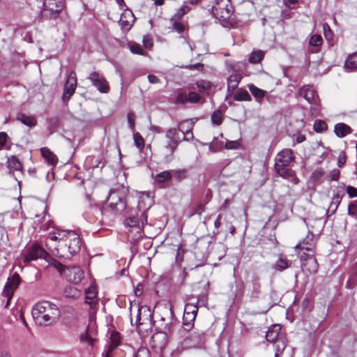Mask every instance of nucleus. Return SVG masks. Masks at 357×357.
<instances>
[{
	"instance_id": "obj_1",
	"label": "nucleus",
	"mask_w": 357,
	"mask_h": 357,
	"mask_svg": "<svg viewBox=\"0 0 357 357\" xmlns=\"http://www.w3.org/2000/svg\"><path fill=\"white\" fill-rule=\"evenodd\" d=\"M32 314L39 324L49 326L59 319L60 311L56 305L49 301H42L34 305Z\"/></svg>"
},
{
	"instance_id": "obj_2",
	"label": "nucleus",
	"mask_w": 357,
	"mask_h": 357,
	"mask_svg": "<svg viewBox=\"0 0 357 357\" xmlns=\"http://www.w3.org/2000/svg\"><path fill=\"white\" fill-rule=\"evenodd\" d=\"M293 159V151L291 149H284L276 155L275 167L282 177L289 179L292 183L296 185L299 180L294 172L289 167Z\"/></svg>"
},
{
	"instance_id": "obj_3",
	"label": "nucleus",
	"mask_w": 357,
	"mask_h": 357,
	"mask_svg": "<svg viewBox=\"0 0 357 357\" xmlns=\"http://www.w3.org/2000/svg\"><path fill=\"white\" fill-rule=\"evenodd\" d=\"M63 241H61L59 248H55L54 254L59 258H70L75 255L82 246L79 235L74 231H67Z\"/></svg>"
},
{
	"instance_id": "obj_4",
	"label": "nucleus",
	"mask_w": 357,
	"mask_h": 357,
	"mask_svg": "<svg viewBox=\"0 0 357 357\" xmlns=\"http://www.w3.org/2000/svg\"><path fill=\"white\" fill-rule=\"evenodd\" d=\"M152 204V199L147 195H142L138 205L136 215H130L125 220V225L129 227L141 229L147 223V214L144 208H149Z\"/></svg>"
},
{
	"instance_id": "obj_5",
	"label": "nucleus",
	"mask_w": 357,
	"mask_h": 357,
	"mask_svg": "<svg viewBox=\"0 0 357 357\" xmlns=\"http://www.w3.org/2000/svg\"><path fill=\"white\" fill-rule=\"evenodd\" d=\"M127 190L123 186H118L110 190L107 198L105 210L112 213H120L126 208Z\"/></svg>"
},
{
	"instance_id": "obj_6",
	"label": "nucleus",
	"mask_w": 357,
	"mask_h": 357,
	"mask_svg": "<svg viewBox=\"0 0 357 357\" xmlns=\"http://www.w3.org/2000/svg\"><path fill=\"white\" fill-rule=\"evenodd\" d=\"M233 12L230 0H215L211 8V13L220 21L226 22L230 18Z\"/></svg>"
},
{
	"instance_id": "obj_7",
	"label": "nucleus",
	"mask_w": 357,
	"mask_h": 357,
	"mask_svg": "<svg viewBox=\"0 0 357 357\" xmlns=\"http://www.w3.org/2000/svg\"><path fill=\"white\" fill-rule=\"evenodd\" d=\"M179 333L183 337V346L185 348H193L201 347L204 340L203 333L192 331L188 332L185 328H181Z\"/></svg>"
},
{
	"instance_id": "obj_8",
	"label": "nucleus",
	"mask_w": 357,
	"mask_h": 357,
	"mask_svg": "<svg viewBox=\"0 0 357 357\" xmlns=\"http://www.w3.org/2000/svg\"><path fill=\"white\" fill-rule=\"evenodd\" d=\"M168 324H162L160 327V330H158L151 337L152 347L155 349H162L167 344L168 335L171 333Z\"/></svg>"
},
{
	"instance_id": "obj_9",
	"label": "nucleus",
	"mask_w": 357,
	"mask_h": 357,
	"mask_svg": "<svg viewBox=\"0 0 357 357\" xmlns=\"http://www.w3.org/2000/svg\"><path fill=\"white\" fill-rule=\"evenodd\" d=\"M134 305L130 306V322L134 325L135 322H145L153 319V312L149 307L146 305L135 306L136 310L133 312Z\"/></svg>"
},
{
	"instance_id": "obj_10",
	"label": "nucleus",
	"mask_w": 357,
	"mask_h": 357,
	"mask_svg": "<svg viewBox=\"0 0 357 357\" xmlns=\"http://www.w3.org/2000/svg\"><path fill=\"white\" fill-rule=\"evenodd\" d=\"M298 93L312 105V109L317 111L319 109L320 99L312 86H303L300 89Z\"/></svg>"
},
{
	"instance_id": "obj_11",
	"label": "nucleus",
	"mask_w": 357,
	"mask_h": 357,
	"mask_svg": "<svg viewBox=\"0 0 357 357\" xmlns=\"http://www.w3.org/2000/svg\"><path fill=\"white\" fill-rule=\"evenodd\" d=\"M20 283V276L17 273H15L10 278H8L2 292L3 296L7 299L6 307L8 306L14 291L18 287Z\"/></svg>"
},
{
	"instance_id": "obj_12",
	"label": "nucleus",
	"mask_w": 357,
	"mask_h": 357,
	"mask_svg": "<svg viewBox=\"0 0 357 357\" xmlns=\"http://www.w3.org/2000/svg\"><path fill=\"white\" fill-rule=\"evenodd\" d=\"M96 333V323L91 319L86 328L79 335L80 342L84 344L93 347Z\"/></svg>"
},
{
	"instance_id": "obj_13",
	"label": "nucleus",
	"mask_w": 357,
	"mask_h": 357,
	"mask_svg": "<svg viewBox=\"0 0 357 357\" xmlns=\"http://www.w3.org/2000/svg\"><path fill=\"white\" fill-rule=\"evenodd\" d=\"M89 79L100 93H107L109 91V85L102 75L94 71L89 75Z\"/></svg>"
},
{
	"instance_id": "obj_14",
	"label": "nucleus",
	"mask_w": 357,
	"mask_h": 357,
	"mask_svg": "<svg viewBox=\"0 0 357 357\" xmlns=\"http://www.w3.org/2000/svg\"><path fill=\"white\" fill-rule=\"evenodd\" d=\"M63 276L68 282L77 284H79L84 277V271L79 266L67 267L64 271Z\"/></svg>"
},
{
	"instance_id": "obj_15",
	"label": "nucleus",
	"mask_w": 357,
	"mask_h": 357,
	"mask_svg": "<svg viewBox=\"0 0 357 357\" xmlns=\"http://www.w3.org/2000/svg\"><path fill=\"white\" fill-rule=\"evenodd\" d=\"M180 130L176 128H169L166 131L165 136L169 140L166 146V149L169 151L170 155H173L176 147L181 142L178 132Z\"/></svg>"
},
{
	"instance_id": "obj_16",
	"label": "nucleus",
	"mask_w": 357,
	"mask_h": 357,
	"mask_svg": "<svg viewBox=\"0 0 357 357\" xmlns=\"http://www.w3.org/2000/svg\"><path fill=\"white\" fill-rule=\"evenodd\" d=\"M47 252L38 245H33L27 249L24 255V263H29L31 261L37 260L39 258H44Z\"/></svg>"
},
{
	"instance_id": "obj_17",
	"label": "nucleus",
	"mask_w": 357,
	"mask_h": 357,
	"mask_svg": "<svg viewBox=\"0 0 357 357\" xmlns=\"http://www.w3.org/2000/svg\"><path fill=\"white\" fill-rule=\"evenodd\" d=\"M66 234L68 233L65 230H57L54 233H50L47 238V246H49L50 248H53L55 250V248L60 247L61 242L64 241Z\"/></svg>"
},
{
	"instance_id": "obj_18",
	"label": "nucleus",
	"mask_w": 357,
	"mask_h": 357,
	"mask_svg": "<svg viewBox=\"0 0 357 357\" xmlns=\"http://www.w3.org/2000/svg\"><path fill=\"white\" fill-rule=\"evenodd\" d=\"M63 7V0H44V11H49L52 17H56Z\"/></svg>"
},
{
	"instance_id": "obj_19",
	"label": "nucleus",
	"mask_w": 357,
	"mask_h": 357,
	"mask_svg": "<svg viewBox=\"0 0 357 357\" xmlns=\"http://www.w3.org/2000/svg\"><path fill=\"white\" fill-rule=\"evenodd\" d=\"M77 86V77L75 72H71L69 74L68 79L66 82L63 93V100L64 101H68L71 96L74 93L75 88Z\"/></svg>"
},
{
	"instance_id": "obj_20",
	"label": "nucleus",
	"mask_w": 357,
	"mask_h": 357,
	"mask_svg": "<svg viewBox=\"0 0 357 357\" xmlns=\"http://www.w3.org/2000/svg\"><path fill=\"white\" fill-rule=\"evenodd\" d=\"M302 269L305 272L310 274H314L318 271L319 264L314 257L313 253H309L306 255L304 262L302 263Z\"/></svg>"
},
{
	"instance_id": "obj_21",
	"label": "nucleus",
	"mask_w": 357,
	"mask_h": 357,
	"mask_svg": "<svg viewBox=\"0 0 357 357\" xmlns=\"http://www.w3.org/2000/svg\"><path fill=\"white\" fill-rule=\"evenodd\" d=\"M313 233L309 232L306 237L295 246V250H303L307 252L314 253L315 248V241Z\"/></svg>"
},
{
	"instance_id": "obj_22",
	"label": "nucleus",
	"mask_w": 357,
	"mask_h": 357,
	"mask_svg": "<svg viewBox=\"0 0 357 357\" xmlns=\"http://www.w3.org/2000/svg\"><path fill=\"white\" fill-rule=\"evenodd\" d=\"M162 313L163 314L162 316H161L160 319L157 321L158 322V326L157 328L158 330H160V326L165 323L168 324V326L169 328V331H172L174 327V324L172 321V310L171 305H165L162 309Z\"/></svg>"
},
{
	"instance_id": "obj_23",
	"label": "nucleus",
	"mask_w": 357,
	"mask_h": 357,
	"mask_svg": "<svg viewBox=\"0 0 357 357\" xmlns=\"http://www.w3.org/2000/svg\"><path fill=\"white\" fill-rule=\"evenodd\" d=\"M97 290L93 284H91L85 290V303L88 304L91 309L96 307L98 303Z\"/></svg>"
},
{
	"instance_id": "obj_24",
	"label": "nucleus",
	"mask_w": 357,
	"mask_h": 357,
	"mask_svg": "<svg viewBox=\"0 0 357 357\" xmlns=\"http://www.w3.org/2000/svg\"><path fill=\"white\" fill-rule=\"evenodd\" d=\"M34 224L39 227L41 230L45 231L51 227L52 222L50 215L45 211H43L41 215H36Z\"/></svg>"
},
{
	"instance_id": "obj_25",
	"label": "nucleus",
	"mask_w": 357,
	"mask_h": 357,
	"mask_svg": "<svg viewBox=\"0 0 357 357\" xmlns=\"http://www.w3.org/2000/svg\"><path fill=\"white\" fill-rule=\"evenodd\" d=\"M192 126V124L188 121L182 122L179 124L178 130L183 133V140L190 142L193 139Z\"/></svg>"
},
{
	"instance_id": "obj_26",
	"label": "nucleus",
	"mask_w": 357,
	"mask_h": 357,
	"mask_svg": "<svg viewBox=\"0 0 357 357\" xmlns=\"http://www.w3.org/2000/svg\"><path fill=\"white\" fill-rule=\"evenodd\" d=\"M322 43L323 39L320 35H312L309 40V45L311 48H309L308 52L311 54L318 52L320 50Z\"/></svg>"
},
{
	"instance_id": "obj_27",
	"label": "nucleus",
	"mask_w": 357,
	"mask_h": 357,
	"mask_svg": "<svg viewBox=\"0 0 357 357\" xmlns=\"http://www.w3.org/2000/svg\"><path fill=\"white\" fill-rule=\"evenodd\" d=\"M153 321L150 320L145 322H135L137 332L142 336H146L152 331Z\"/></svg>"
},
{
	"instance_id": "obj_28",
	"label": "nucleus",
	"mask_w": 357,
	"mask_h": 357,
	"mask_svg": "<svg viewBox=\"0 0 357 357\" xmlns=\"http://www.w3.org/2000/svg\"><path fill=\"white\" fill-rule=\"evenodd\" d=\"M41 154L46 162L52 165L55 166L57 164L58 158L48 148L43 147L40 149Z\"/></svg>"
},
{
	"instance_id": "obj_29",
	"label": "nucleus",
	"mask_w": 357,
	"mask_h": 357,
	"mask_svg": "<svg viewBox=\"0 0 357 357\" xmlns=\"http://www.w3.org/2000/svg\"><path fill=\"white\" fill-rule=\"evenodd\" d=\"M334 132L340 138L344 137L351 132V128L344 123H338L335 125Z\"/></svg>"
},
{
	"instance_id": "obj_30",
	"label": "nucleus",
	"mask_w": 357,
	"mask_h": 357,
	"mask_svg": "<svg viewBox=\"0 0 357 357\" xmlns=\"http://www.w3.org/2000/svg\"><path fill=\"white\" fill-rule=\"evenodd\" d=\"M197 311L198 307L196 305L190 303L187 304L184 310L183 320L186 321L189 319L191 321H194L196 318Z\"/></svg>"
},
{
	"instance_id": "obj_31",
	"label": "nucleus",
	"mask_w": 357,
	"mask_h": 357,
	"mask_svg": "<svg viewBox=\"0 0 357 357\" xmlns=\"http://www.w3.org/2000/svg\"><path fill=\"white\" fill-rule=\"evenodd\" d=\"M17 120L30 128L34 127L37 123L35 116H29L23 113H20L17 115Z\"/></svg>"
},
{
	"instance_id": "obj_32",
	"label": "nucleus",
	"mask_w": 357,
	"mask_h": 357,
	"mask_svg": "<svg viewBox=\"0 0 357 357\" xmlns=\"http://www.w3.org/2000/svg\"><path fill=\"white\" fill-rule=\"evenodd\" d=\"M248 89L250 91V93L253 95V96L255 98L256 101L259 103H261L265 95L266 91L258 88L255 85L251 84L248 85Z\"/></svg>"
},
{
	"instance_id": "obj_33",
	"label": "nucleus",
	"mask_w": 357,
	"mask_h": 357,
	"mask_svg": "<svg viewBox=\"0 0 357 357\" xmlns=\"http://www.w3.org/2000/svg\"><path fill=\"white\" fill-rule=\"evenodd\" d=\"M344 67L348 71L357 69V52L348 56L345 61Z\"/></svg>"
},
{
	"instance_id": "obj_34",
	"label": "nucleus",
	"mask_w": 357,
	"mask_h": 357,
	"mask_svg": "<svg viewBox=\"0 0 357 357\" xmlns=\"http://www.w3.org/2000/svg\"><path fill=\"white\" fill-rule=\"evenodd\" d=\"M280 331V326L279 325H273L266 332V337L267 341L273 342L279 335Z\"/></svg>"
},
{
	"instance_id": "obj_35",
	"label": "nucleus",
	"mask_w": 357,
	"mask_h": 357,
	"mask_svg": "<svg viewBox=\"0 0 357 357\" xmlns=\"http://www.w3.org/2000/svg\"><path fill=\"white\" fill-rule=\"evenodd\" d=\"M7 167L10 171H20L22 169V163L15 155L8 158Z\"/></svg>"
},
{
	"instance_id": "obj_36",
	"label": "nucleus",
	"mask_w": 357,
	"mask_h": 357,
	"mask_svg": "<svg viewBox=\"0 0 357 357\" xmlns=\"http://www.w3.org/2000/svg\"><path fill=\"white\" fill-rule=\"evenodd\" d=\"M291 265V261L288 260L287 258L280 256L278 259L274 264V268L279 271H282L288 268H289Z\"/></svg>"
},
{
	"instance_id": "obj_37",
	"label": "nucleus",
	"mask_w": 357,
	"mask_h": 357,
	"mask_svg": "<svg viewBox=\"0 0 357 357\" xmlns=\"http://www.w3.org/2000/svg\"><path fill=\"white\" fill-rule=\"evenodd\" d=\"M248 291L252 297H257L260 294L261 284L257 278L252 281V283L248 287Z\"/></svg>"
},
{
	"instance_id": "obj_38",
	"label": "nucleus",
	"mask_w": 357,
	"mask_h": 357,
	"mask_svg": "<svg viewBox=\"0 0 357 357\" xmlns=\"http://www.w3.org/2000/svg\"><path fill=\"white\" fill-rule=\"evenodd\" d=\"M196 86L200 93H208L211 88V83L205 79H199L196 82Z\"/></svg>"
},
{
	"instance_id": "obj_39",
	"label": "nucleus",
	"mask_w": 357,
	"mask_h": 357,
	"mask_svg": "<svg viewBox=\"0 0 357 357\" xmlns=\"http://www.w3.org/2000/svg\"><path fill=\"white\" fill-rule=\"evenodd\" d=\"M264 57L262 50L253 51L249 56L248 61L250 63L257 64L260 63Z\"/></svg>"
},
{
	"instance_id": "obj_40",
	"label": "nucleus",
	"mask_w": 357,
	"mask_h": 357,
	"mask_svg": "<svg viewBox=\"0 0 357 357\" xmlns=\"http://www.w3.org/2000/svg\"><path fill=\"white\" fill-rule=\"evenodd\" d=\"M241 79V77L238 74H233L229 77L227 79V87L228 89L234 90L238 85Z\"/></svg>"
},
{
	"instance_id": "obj_41",
	"label": "nucleus",
	"mask_w": 357,
	"mask_h": 357,
	"mask_svg": "<svg viewBox=\"0 0 357 357\" xmlns=\"http://www.w3.org/2000/svg\"><path fill=\"white\" fill-rule=\"evenodd\" d=\"M236 101H250L252 100L250 95L245 90L237 91L234 96Z\"/></svg>"
},
{
	"instance_id": "obj_42",
	"label": "nucleus",
	"mask_w": 357,
	"mask_h": 357,
	"mask_svg": "<svg viewBox=\"0 0 357 357\" xmlns=\"http://www.w3.org/2000/svg\"><path fill=\"white\" fill-rule=\"evenodd\" d=\"M172 177V174L170 171H163L156 176V181L158 183H165L169 181Z\"/></svg>"
},
{
	"instance_id": "obj_43",
	"label": "nucleus",
	"mask_w": 357,
	"mask_h": 357,
	"mask_svg": "<svg viewBox=\"0 0 357 357\" xmlns=\"http://www.w3.org/2000/svg\"><path fill=\"white\" fill-rule=\"evenodd\" d=\"M133 139L135 145L141 151L144 147V139L139 132H135L133 135Z\"/></svg>"
},
{
	"instance_id": "obj_44",
	"label": "nucleus",
	"mask_w": 357,
	"mask_h": 357,
	"mask_svg": "<svg viewBox=\"0 0 357 357\" xmlns=\"http://www.w3.org/2000/svg\"><path fill=\"white\" fill-rule=\"evenodd\" d=\"M190 8L186 6H181L176 13L172 16L171 20H180V19L188 11Z\"/></svg>"
},
{
	"instance_id": "obj_45",
	"label": "nucleus",
	"mask_w": 357,
	"mask_h": 357,
	"mask_svg": "<svg viewBox=\"0 0 357 357\" xmlns=\"http://www.w3.org/2000/svg\"><path fill=\"white\" fill-rule=\"evenodd\" d=\"M327 124L322 120H316L314 123V129L317 132H322L327 130Z\"/></svg>"
},
{
	"instance_id": "obj_46",
	"label": "nucleus",
	"mask_w": 357,
	"mask_h": 357,
	"mask_svg": "<svg viewBox=\"0 0 357 357\" xmlns=\"http://www.w3.org/2000/svg\"><path fill=\"white\" fill-rule=\"evenodd\" d=\"M121 337L119 333L113 332L110 336V342L108 346L116 348L120 342Z\"/></svg>"
},
{
	"instance_id": "obj_47",
	"label": "nucleus",
	"mask_w": 357,
	"mask_h": 357,
	"mask_svg": "<svg viewBox=\"0 0 357 357\" xmlns=\"http://www.w3.org/2000/svg\"><path fill=\"white\" fill-rule=\"evenodd\" d=\"M222 114L220 110H216L211 114V121L213 123L219 126L222 123Z\"/></svg>"
},
{
	"instance_id": "obj_48",
	"label": "nucleus",
	"mask_w": 357,
	"mask_h": 357,
	"mask_svg": "<svg viewBox=\"0 0 357 357\" xmlns=\"http://www.w3.org/2000/svg\"><path fill=\"white\" fill-rule=\"evenodd\" d=\"M50 264L51 266L54 267L55 269L58 271V272L61 274L64 275V271L66 270V268L65 266H63L61 263L58 261L56 259H52Z\"/></svg>"
},
{
	"instance_id": "obj_49",
	"label": "nucleus",
	"mask_w": 357,
	"mask_h": 357,
	"mask_svg": "<svg viewBox=\"0 0 357 357\" xmlns=\"http://www.w3.org/2000/svg\"><path fill=\"white\" fill-rule=\"evenodd\" d=\"M325 174V171L321 168H317L312 173L311 178L314 181H319Z\"/></svg>"
},
{
	"instance_id": "obj_50",
	"label": "nucleus",
	"mask_w": 357,
	"mask_h": 357,
	"mask_svg": "<svg viewBox=\"0 0 357 357\" xmlns=\"http://www.w3.org/2000/svg\"><path fill=\"white\" fill-rule=\"evenodd\" d=\"M188 102L190 103H198L201 100V96L197 92L191 91L187 94Z\"/></svg>"
},
{
	"instance_id": "obj_51",
	"label": "nucleus",
	"mask_w": 357,
	"mask_h": 357,
	"mask_svg": "<svg viewBox=\"0 0 357 357\" xmlns=\"http://www.w3.org/2000/svg\"><path fill=\"white\" fill-rule=\"evenodd\" d=\"M340 172L338 169H333L327 175L326 178L329 181H337L339 179Z\"/></svg>"
},
{
	"instance_id": "obj_52",
	"label": "nucleus",
	"mask_w": 357,
	"mask_h": 357,
	"mask_svg": "<svg viewBox=\"0 0 357 357\" xmlns=\"http://www.w3.org/2000/svg\"><path fill=\"white\" fill-rule=\"evenodd\" d=\"M174 178L181 181L187 177V172L185 169H177L174 171Z\"/></svg>"
},
{
	"instance_id": "obj_53",
	"label": "nucleus",
	"mask_w": 357,
	"mask_h": 357,
	"mask_svg": "<svg viewBox=\"0 0 357 357\" xmlns=\"http://www.w3.org/2000/svg\"><path fill=\"white\" fill-rule=\"evenodd\" d=\"M135 357H151V354L147 348L140 347L135 353Z\"/></svg>"
},
{
	"instance_id": "obj_54",
	"label": "nucleus",
	"mask_w": 357,
	"mask_h": 357,
	"mask_svg": "<svg viewBox=\"0 0 357 357\" xmlns=\"http://www.w3.org/2000/svg\"><path fill=\"white\" fill-rule=\"evenodd\" d=\"M240 146V142L238 140H227L225 144L226 149H237Z\"/></svg>"
},
{
	"instance_id": "obj_55",
	"label": "nucleus",
	"mask_w": 357,
	"mask_h": 357,
	"mask_svg": "<svg viewBox=\"0 0 357 357\" xmlns=\"http://www.w3.org/2000/svg\"><path fill=\"white\" fill-rule=\"evenodd\" d=\"M188 102L187 94L183 92H179L174 100L176 104H184Z\"/></svg>"
},
{
	"instance_id": "obj_56",
	"label": "nucleus",
	"mask_w": 357,
	"mask_h": 357,
	"mask_svg": "<svg viewBox=\"0 0 357 357\" xmlns=\"http://www.w3.org/2000/svg\"><path fill=\"white\" fill-rule=\"evenodd\" d=\"M173 29L178 33H182L185 30V26L179 20H171Z\"/></svg>"
},
{
	"instance_id": "obj_57",
	"label": "nucleus",
	"mask_w": 357,
	"mask_h": 357,
	"mask_svg": "<svg viewBox=\"0 0 357 357\" xmlns=\"http://www.w3.org/2000/svg\"><path fill=\"white\" fill-rule=\"evenodd\" d=\"M348 214L353 217L357 215V202L356 201L352 202L349 204Z\"/></svg>"
},
{
	"instance_id": "obj_58",
	"label": "nucleus",
	"mask_w": 357,
	"mask_h": 357,
	"mask_svg": "<svg viewBox=\"0 0 357 357\" xmlns=\"http://www.w3.org/2000/svg\"><path fill=\"white\" fill-rule=\"evenodd\" d=\"M130 51L133 54L143 55L144 54V50L142 47L138 45V44H133L130 45Z\"/></svg>"
},
{
	"instance_id": "obj_59",
	"label": "nucleus",
	"mask_w": 357,
	"mask_h": 357,
	"mask_svg": "<svg viewBox=\"0 0 357 357\" xmlns=\"http://www.w3.org/2000/svg\"><path fill=\"white\" fill-rule=\"evenodd\" d=\"M346 160H347L346 153L344 151H341L339 153L338 158H337V166L339 167H342L345 164Z\"/></svg>"
},
{
	"instance_id": "obj_60",
	"label": "nucleus",
	"mask_w": 357,
	"mask_h": 357,
	"mask_svg": "<svg viewBox=\"0 0 357 357\" xmlns=\"http://www.w3.org/2000/svg\"><path fill=\"white\" fill-rule=\"evenodd\" d=\"M127 119H128V125L130 126V128L134 131L135 130V115L132 112H129L127 115Z\"/></svg>"
},
{
	"instance_id": "obj_61",
	"label": "nucleus",
	"mask_w": 357,
	"mask_h": 357,
	"mask_svg": "<svg viewBox=\"0 0 357 357\" xmlns=\"http://www.w3.org/2000/svg\"><path fill=\"white\" fill-rule=\"evenodd\" d=\"M346 190L350 198L357 197V188L348 185Z\"/></svg>"
},
{
	"instance_id": "obj_62",
	"label": "nucleus",
	"mask_w": 357,
	"mask_h": 357,
	"mask_svg": "<svg viewBox=\"0 0 357 357\" xmlns=\"http://www.w3.org/2000/svg\"><path fill=\"white\" fill-rule=\"evenodd\" d=\"M215 141H216V138L215 137L212 144H211L209 146V149L211 150L213 149V151H216L218 149L222 147L223 144H224L223 142H216Z\"/></svg>"
},
{
	"instance_id": "obj_63",
	"label": "nucleus",
	"mask_w": 357,
	"mask_h": 357,
	"mask_svg": "<svg viewBox=\"0 0 357 357\" xmlns=\"http://www.w3.org/2000/svg\"><path fill=\"white\" fill-rule=\"evenodd\" d=\"M143 44H144V46L146 48H147V49H150V48H151L153 47L152 40L148 36H144V38H143Z\"/></svg>"
},
{
	"instance_id": "obj_64",
	"label": "nucleus",
	"mask_w": 357,
	"mask_h": 357,
	"mask_svg": "<svg viewBox=\"0 0 357 357\" xmlns=\"http://www.w3.org/2000/svg\"><path fill=\"white\" fill-rule=\"evenodd\" d=\"M340 202H341V197L339 195V194H337V193L334 194L333 197V202L331 203V205L335 204L334 211H335L337 208L339 204H340Z\"/></svg>"
}]
</instances>
